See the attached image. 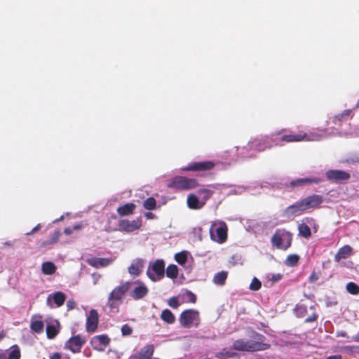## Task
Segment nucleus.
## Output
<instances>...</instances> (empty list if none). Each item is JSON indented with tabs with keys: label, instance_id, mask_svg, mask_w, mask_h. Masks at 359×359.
I'll list each match as a JSON object with an SVG mask.
<instances>
[{
	"label": "nucleus",
	"instance_id": "f257e3e1",
	"mask_svg": "<svg viewBox=\"0 0 359 359\" xmlns=\"http://www.w3.org/2000/svg\"><path fill=\"white\" fill-rule=\"evenodd\" d=\"M255 338L257 341L237 339L233 344V348L239 351L255 352L265 351L271 348L269 344L264 343L266 337L263 334L256 333Z\"/></svg>",
	"mask_w": 359,
	"mask_h": 359
},
{
	"label": "nucleus",
	"instance_id": "f03ea898",
	"mask_svg": "<svg viewBox=\"0 0 359 359\" xmlns=\"http://www.w3.org/2000/svg\"><path fill=\"white\" fill-rule=\"evenodd\" d=\"M132 283L130 281L125 282L115 287L109 293L107 304L111 311H118V308L123 303V297L130 290Z\"/></svg>",
	"mask_w": 359,
	"mask_h": 359
},
{
	"label": "nucleus",
	"instance_id": "7ed1b4c3",
	"mask_svg": "<svg viewBox=\"0 0 359 359\" xmlns=\"http://www.w3.org/2000/svg\"><path fill=\"white\" fill-rule=\"evenodd\" d=\"M280 135V140L286 143L297 142L302 141H316L320 140L318 134L308 135L305 132L299 131L294 133L287 129H282L271 134V136Z\"/></svg>",
	"mask_w": 359,
	"mask_h": 359
},
{
	"label": "nucleus",
	"instance_id": "20e7f679",
	"mask_svg": "<svg viewBox=\"0 0 359 359\" xmlns=\"http://www.w3.org/2000/svg\"><path fill=\"white\" fill-rule=\"evenodd\" d=\"M179 323L182 327H198L201 324L200 313L194 309L183 311L179 317Z\"/></svg>",
	"mask_w": 359,
	"mask_h": 359
},
{
	"label": "nucleus",
	"instance_id": "39448f33",
	"mask_svg": "<svg viewBox=\"0 0 359 359\" xmlns=\"http://www.w3.org/2000/svg\"><path fill=\"white\" fill-rule=\"evenodd\" d=\"M271 241L276 248L286 250L291 246L292 234L284 229H276Z\"/></svg>",
	"mask_w": 359,
	"mask_h": 359
},
{
	"label": "nucleus",
	"instance_id": "423d86ee",
	"mask_svg": "<svg viewBox=\"0 0 359 359\" xmlns=\"http://www.w3.org/2000/svg\"><path fill=\"white\" fill-rule=\"evenodd\" d=\"M168 187L177 190H190L198 187V180L184 176H175L170 180Z\"/></svg>",
	"mask_w": 359,
	"mask_h": 359
},
{
	"label": "nucleus",
	"instance_id": "0eeeda50",
	"mask_svg": "<svg viewBox=\"0 0 359 359\" xmlns=\"http://www.w3.org/2000/svg\"><path fill=\"white\" fill-rule=\"evenodd\" d=\"M147 275L154 282L163 278L165 276V262L163 259H156L149 263V268L147 271Z\"/></svg>",
	"mask_w": 359,
	"mask_h": 359
},
{
	"label": "nucleus",
	"instance_id": "6e6552de",
	"mask_svg": "<svg viewBox=\"0 0 359 359\" xmlns=\"http://www.w3.org/2000/svg\"><path fill=\"white\" fill-rule=\"evenodd\" d=\"M142 226V219L138 217L135 219H121L118 223V229L126 233H131L139 230Z\"/></svg>",
	"mask_w": 359,
	"mask_h": 359
},
{
	"label": "nucleus",
	"instance_id": "1a4fd4ad",
	"mask_svg": "<svg viewBox=\"0 0 359 359\" xmlns=\"http://www.w3.org/2000/svg\"><path fill=\"white\" fill-rule=\"evenodd\" d=\"M271 138L269 136H263L255 138L250 141L248 147L250 149H255L257 151H263L272 147Z\"/></svg>",
	"mask_w": 359,
	"mask_h": 359
},
{
	"label": "nucleus",
	"instance_id": "9d476101",
	"mask_svg": "<svg viewBox=\"0 0 359 359\" xmlns=\"http://www.w3.org/2000/svg\"><path fill=\"white\" fill-rule=\"evenodd\" d=\"M86 339L80 334L70 337L65 344V348L68 349L73 353L81 352L83 346L86 344Z\"/></svg>",
	"mask_w": 359,
	"mask_h": 359
},
{
	"label": "nucleus",
	"instance_id": "9b49d317",
	"mask_svg": "<svg viewBox=\"0 0 359 359\" xmlns=\"http://www.w3.org/2000/svg\"><path fill=\"white\" fill-rule=\"evenodd\" d=\"M327 179L332 182L341 183L351 178V175L341 170H329L325 172Z\"/></svg>",
	"mask_w": 359,
	"mask_h": 359
},
{
	"label": "nucleus",
	"instance_id": "f8f14e48",
	"mask_svg": "<svg viewBox=\"0 0 359 359\" xmlns=\"http://www.w3.org/2000/svg\"><path fill=\"white\" fill-rule=\"evenodd\" d=\"M215 166L213 161H199L192 162L187 166L182 168L184 171H209L212 170Z\"/></svg>",
	"mask_w": 359,
	"mask_h": 359
},
{
	"label": "nucleus",
	"instance_id": "ddd939ff",
	"mask_svg": "<svg viewBox=\"0 0 359 359\" xmlns=\"http://www.w3.org/2000/svg\"><path fill=\"white\" fill-rule=\"evenodd\" d=\"M137 285L130 292V296L134 300H139L146 297L149 292L148 287L140 280H136L133 283Z\"/></svg>",
	"mask_w": 359,
	"mask_h": 359
},
{
	"label": "nucleus",
	"instance_id": "4468645a",
	"mask_svg": "<svg viewBox=\"0 0 359 359\" xmlns=\"http://www.w3.org/2000/svg\"><path fill=\"white\" fill-rule=\"evenodd\" d=\"M99 315L95 309H91L87 316L86 330L87 332L93 333L96 331L98 327Z\"/></svg>",
	"mask_w": 359,
	"mask_h": 359
},
{
	"label": "nucleus",
	"instance_id": "2eb2a0df",
	"mask_svg": "<svg viewBox=\"0 0 359 359\" xmlns=\"http://www.w3.org/2000/svg\"><path fill=\"white\" fill-rule=\"evenodd\" d=\"M306 210L316 209L320 207L323 202V197L321 195L312 194L302 199Z\"/></svg>",
	"mask_w": 359,
	"mask_h": 359
},
{
	"label": "nucleus",
	"instance_id": "dca6fc26",
	"mask_svg": "<svg viewBox=\"0 0 359 359\" xmlns=\"http://www.w3.org/2000/svg\"><path fill=\"white\" fill-rule=\"evenodd\" d=\"M306 211L302 200L287 207L284 213L287 217H293L301 215L304 212Z\"/></svg>",
	"mask_w": 359,
	"mask_h": 359
},
{
	"label": "nucleus",
	"instance_id": "f3484780",
	"mask_svg": "<svg viewBox=\"0 0 359 359\" xmlns=\"http://www.w3.org/2000/svg\"><path fill=\"white\" fill-rule=\"evenodd\" d=\"M110 341V338L107 334L96 335L91 339L90 344L94 349L102 351L104 347L109 344Z\"/></svg>",
	"mask_w": 359,
	"mask_h": 359
},
{
	"label": "nucleus",
	"instance_id": "a211bd4d",
	"mask_svg": "<svg viewBox=\"0 0 359 359\" xmlns=\"http://www.w3.org/2000/svg\"><path fill=\"white\" fill-rule=\"evenodd\" d=\"M21 351L18 345L15 344L8 350L0 349V359H20Z\"/></svg>",
	"mask_w": 359,
	"mask_h": 359
},
{
	"label": "nucleus",
	"instance_id": "6ab92c4d",
	"mask_svg": "<svg viewBox=\"0 0 359 359\" xmlns=\"http://www.w3.org/2000/svg\"><path fill=\"white\" fill-rule=\"evenodd\" d=\"M321 179L318 177H305L298 178L292 180L290 182V187L294 189L295 187H302L311 184H318L321 182Z\"/></svg>",
	"mask_w": 359,
	"mask_h": 359
},
{
	"label": "nucleus",
	"instance_id": "aec40b11",
	"mask_svg": "<svg viewBox=\"0 0 359 359\" xmlns=\"http://www.w3.org/2000/svg\"><path fill=\"white\" fill-rule=\"evenodd\" d=\"M154 347L149 344L142 348L140 351L130 356V359H151Z\"/></svg>",
	"mask_w": 359,
	"mask_h": 359
},
{
	"label": "nucleus",
	"instance_id": "412c9836",
	"mask_svg": "<svg viewBox=\"0 0 359 359\" xmlns=\"http://www.w3.org/2000/svg\"><path fill=\"white\" fill-rule=\"evenodd\" d=\"M86 262L91 266L99 269L106 267L113 262L110 258L91 257L86 259Z\"/></svg>",
	"mask_w": 359,
	"mask_h": 359
},
{
	"label": "nucleus",
	"instance_id": "4be33fe9",
	"mask_svg": "<svg viewBox=\"0 0 359 359\" xmlns=\"http://www.w3.org/2000/svg\"><path fill=\"white\" fill-rule=\"evenodd\" d=\"M144 268V260L137 258L133 261L132 264L129 266L128 271V273L133 276H140Z\"/></svg>",
	"mask_w": 359,
	"mask_h": 359
},
{
	"label": "nucleus",
	"instance_id": "5701e85b",
	"mask_svg": "<svg viewBox=\"0 0 359 359\" xmlns=\"http://www.w3.org/2000/svg\"><path fill=\"white\" fill-rule=\"evenodd\" d=\"M136 205L133 203H127L123 205L119 206L116 212L120 217L129 216L134 213Z\"/></svg>",
	"mask_w": 359,
	"mask_h": 359
},
{
	"label": "nucleus",
	"instance_id": "b1692460",
	"mask_svg": "<svg viewBox=\"0 0 359 359\" xmlns=\"http://www.w3.org/2000/svg\"><path fill=\"white\" fill-rule=\"evenodd\" d=\"M353 249L348 245L340 248L334 256V261L339 262L341 259H346L352 254Z\"/></svg>",
	"mask_w": 359,
	"mask_h": 359
},
{
	"label": "nucleus",
	"instance_id": "393cba45",
	"mask_svg": "<svg viewBox=\"0 0 359 359\" xmlns=\"http://www.w3.org/2000/svg\"><path fill=\"white\" fill-rule=\"evenodd\" d=\"M41 318V316H33L32 318L30 328L33 332L41 333L43 331L44 324Z\"/></svg>",
	"mask_w": 359,
	"mask_h": 359
},
{
	"label": "nucleus",
	"instance_id": "a878e982",
	"mask_svg": "<svg viewBox=\"0 0 359 359\" xmlns=\"http://www.w3.org/2000/svg\"><path fill=\"white\" fill-rule=\"evenodd\" d=\"M187 202L188 207L193 210L201 209L205 205V202L199 201L194 194H189L187 196Z\"/></svg>",
	"mask_w": 359,
	"mask_h": 359
},
{
	"label": "nucleus",
	"instance_id": "bb28decb",
	"mask_svg": "<svg viewBox=\"0 0 359 359\" xmlns=\"http://www.w3.org/2000/svg\"><path fill=\"white\" fill-rule=\"evenodd\" d=\"M217 241L220 243L226 241L227 238V226L224 222L220 223L215 229Z\"/></svg>",
	"mask_w": 359,
	"mask_h": 359
},
{
	"label": "nucleus",
	"instance_id": "cd10ccee",
	"mask_svg": "<svg viewBox=\"0 0 359 359\" xmlns=\"http://www.w3.org/2000/svg\"><path fill=\"white\" fill-rule=\"evenodd\" d=\"M161 318L168 324H173L175 322L174 314L168 309L162 311Z\"/></svg>",
	"mask_w": 359,
	"mask_h": 359
},
{
	"label": "nucleus",
	"instance_id": "c85d7f7f",
	"mask_svg": "<svg viewBox=\"0 0 359 359\" xmlns=\"http://www.w3.org/2000/svg\"><path fill=\"white\" fill-rule=\"evenodd\" d=\"M228 273L222 271L217 273L213 277V283L218 285H224L227 278Z\"/></svg>",
	"mask_w": 359,
	"mask_h": 359
},
{
	"label": "nucleus",
	"instance_id": "c756f323",
	"mask_svg": "<svg viewBox=\"0 0 359 359\" xmlns=\"http://www.w3.org/2000/svg\"><path fill=\"white\" fill-rule=\"evenodd\" d=\"M55 265L51 262H46L42 264L41 270L43 273L46 275H52L56 271Z\"/></svg>",
	"mask_w": 359,
	"mask_h": 359
},
{
	"label": "nucleus",
	"instance_id": "7c9ffc66",
	"mask_svg": "<svg viewBox=\"0 0 359 359\" xmlns=\"http://www.w3.org/2000/svg\"><path fill=\"white\" fill-rule=\"evenodd\" d=\"M165 272L166 273L167 277L171 279H175L178 276V268L175 264H169Z\"/></svg>",
	"mask_w": 359,
	"mask_h": 359
},
{
	"label": "nucleus",
	"instance_id": "2f4dec72",
	"mask_svg": "<svg viewBox=\"0 0 359 359\" xmlns=\"http://www.w3.org/2000/svg\"><path fill=\"white\" fill-rule=\"evenodd\" d=\"M53 299L54 303L57 306H61L64 304L65 301L66 299L65 294L62 292H56L53 294Z\"/></svg>",
	"mask_w": 359,
	"mask_h": 359
},
{
	"label": "nucleus",
	"instance_id": "473e14b6",
	"mask_svg": "<svg viewBox=\"0 0 359 359\" xmlns=\"http://www.w3.org/2000/svg\"><path fill=\"white\" fill-rule=\"evenodd\" d=\"M299 234L306 238H309L311 235L309 226L304 224H300L298 226Z\"/></svg>",
	"mask_w": 359,
	"mask_h": 359
},
{
	"label": "nucleus",
	"instance_id": "72a5a7b5",
	"mask_svg": "<svg viewBox=\"0 0 359 359\" xmlns=\"http://www.w3.org/2000/svg\"><path fill=\"white\" fill-rule=\"evenodd\" d=\"M46 330L47 337L50 339H54L59 333V330L54 325H48Z\"/></svg>",
	"mask_w": 359,
	"mask_h": 359
},
{
	"label": "nucleus",
	"instance_id": "f704fd0d",
	"mask_svg": "<svg viewBox=\"0 0 359 359\" xmlns=\"http://www.w3.org/2000/svg\"><path fill=\"white\" fill-rule=\"evenodd\" d=\"M299 261V256L296 254L290 255L287 257L285 264L289 266H296Z\"/></svg>",
	"mask_w": 359,
	"mask_h": 359
},
{
	"label": "nucleus",
	"instance_id": "c9c22d12",
	"mask_svg": "<svg viewBox=\"0 0 359 359\" xmlns=\"http://www.w3.org/2000/svg\"><path fill=\"white\" fill-rule=\"evenodd\" d=\"M156 206V201L153 197L147 198L143 203V207L146 210H154Z\"/></svg>",
	"mask_w": 359,
	"mask_h": 359
},
{
	"label": "nucleus",
	"instance_id": "e433bc0d",
	"mask_svg": "<svg viewBox=\"0 0 359 359\" xmlns=\"http://www.w3.org/2000/svg\"><path fill=\"white\" fill-rule=\"evenodd\" d=\"M346 288L347 292L351 294L356 295L359 294V286L353 282L348 283Z\"/></svg>",
	"mask_w": 359,
	"mask_h": 359
},
{
	"label": "nucleus",
	"instance_id": "4c0bfd02",
	"mask_svg": "<svg viewBox=\"0 0 359 359\" xmlns=\"http://www.w3.org/2000/svg\"><path fill=\"white\" fill-rule=\"evenodd\" d=\"M175 261L180 265H184L187 261V255L186 252L182 251L176 253L175 255Z\"/></svg>",
	"mask_w": 359,
	"mask_h": 359
},
{
	"label": "nucleus",
	"instance_id": "58836bf2",
	"mask_svg": "<svg viewBox=\"0 0 359 359\" xmlns=\"http://www.w3.org/2000/svg\"><path fill=\"white\" fill-rule=\"evenodd\" d=\"M198 194L203 195L201 201H204L205 203L206 201L212 196L213 191L208 189H201L198 191Z\"/></svg>",
	"mask_w": 359,
	"mask_h": 359
},
{
	"label": "nucleus",
	"instance_id": "ea45409f",
	"mask_svg": "<svg viewBox=\"0 0 359 359\" xmlns=\"http://www.w3.org/2000/svg\"><path fill=\"white\" fill-rule=\"evenodd\" d=\"M61 235H62V233L59 230L55 231L51 235L50 240L48 241H47L46 243H48V244L56 243L59 241L60 237L61 236ZM45 244H46V243H43V245Z\"/></svg>",
	"mask_w": 359,
	"mask_h": 359
},
{
	"label": "nucleus",
	"instance_id": "a19ab883",
	"mask_svg": "<svg viewBox=\"0 0 359 359\" xmlns=\"http://www.w3.org/2000/svg\"><path fill=\"white\" fill-rule=\"evenodd\" d=\"M261 287H262L261 281L258 278H254L252 280V282L250 285L249 288L252 291H257L261 288Z\"/></svg>",
	"mask_w": 359,
	"mask_h": 359
},
{
	"label": "nucleus",
	"instance_id": "79ce46f5",
	"mask_svg": "<svg viewBox=\"0 0 359 359\" xmlns=\"http://www.w3.org/2000/svg\"><path fill=\"white\" fill-rule=\"evenodd\" d=\"M121 330L123 336H129L133 333V328L128 324H124Z\"/></svg>",
	"mask_w": 359,
	"mask_h": 359
},
{
	"label": "nucleus",
	"instance_id": "37998d69",
	"mask_svg": "<svg viewBox=\"0 0 359 359\" xmlns=\"http://www.w3.org/2000/svg\"><path fill=\"white\" fill-rule=\"evenodd\" d=\"M184 295L187 297V299L189 302L194 304L196 302V296L189 290H187Z\"/></svg>",
	"mask_w": 359,
	"mask_h": 359
},
{
	"label": "nucleus",
	"instance_id": "c03bdc74",
	"mask_svg": "<svg viewBox=\"0 0 359 359\" xmlns=\"http://www.w3.org/2000/svg\"><path fill=\"white\" fill-rule=\"evenodd\" d=\"M168 304L172 309H177L180 305L176 297H170L168 301Z\"/></svg>",
	"mask_w": 359,
	"mask_h": 359
},
{
	"label": "nucleus",
	"instance_id": "a18cd8bd",
	"mask_svg": "<svg viewBox=\"0 0 359 359\" xmlns=\"http://www.w3.org/2000/svg\"><path fill=\"white\" fill-rule=\"evenodd\" d=\"M351 113V110L350 109H346L342 113L337 115L335 116L336 118H337L339 121L342 120L346 116H349Z\"/></svg>",
	"mask_w": 359,
	"mask_h": 359
},
{
	"label": "nucleus",
	"instance_id": "49530a36",
	"mask_svg": "<svg viewBox=\"0 0 359 359\" xmlns=\"http://www.w3.org/2000/svg\"><path fill=\"white\" fill-rule=\"evenodd\" d=\"M318 278H319L318 274L317 273H316L315 271H313L309 277V281L310 283H315L316 281H317L318 280Z\"/></svg>",
	"mask_w": 359,
	"mask_h": 359
},
{
	"label": "nucleus",
	"instance_id": "de8ad7c7",
	"mask_svg": "<svg viewBox=\"0 0 359 359\" xmlns=\"http://www.w3.org/2000/svg\"><path fill=\"white\" fill-rule=\"evenodd\" d=\"M318 318V315L316 313H313L311 316H308L304 322L305 323H313L316 321Z\"/></svg>",
	"mask_w": 359,
	"mask_h": 359
},
{
	"label": "nucleus",
	"instance_id": "09e8293b",
	"mask_svg": "<svg viewBox=\"0 0 359 359\" xmlns=\"http://www.w3.org/2000/svg\"><path fill=\"white\" fill-rule=\"evenodd\" d=\"M283 278V275L280 273L273 274L271 277V281L273 283H276L279 280H280Z\"/></svg>",
	"mask_w": 359,
	"mask_h": 359
},
{
	"label": "nucleus",
	"instance_id": "8fccbe9b",
	"mask_svg": "<svg viewBox=\"0 0 359 359\" xmlns=\"http://www.w3.org/2000/svg\"><path fill=\"white\" fill-rule=\"evenodd\" d=\"M67 306L69 310H72L75 308L76 306V303L74 300H69L67 302Z\"/></svg>",
	"mask_w": 359,
	"mask_h": 359
},
{
	"label": "nucleus",
	"instance_id": "3c124183",
	"mask_svg": "<svg viewBox=\"0 0 359 359\" xmlns=\"http://www.w3.org/2000/svg\"><path fill=\"white\" fill-rule=\"evenodd\" d=\"M40 229H41V224H38L34 228L32 229V230L31 231L26 233V235H27V236L32 235L34 232L39 231Z\"/></svg>",
	"mask_w": 359,
	"mask_h": 359
},
{
	"label": "nucleus",
	"instance_id": "603ef678",
	"mask_svg": "<svg viewBox=\"0 0 359 359\" xmlns=\"http://www.w3.org/2000/svg\"><path fill=\"white\" fill-rule=\"evenodd\" d=\"M61 354L60 353H54L50 356V359H61Z\"/></svg>",
	"mask_w": 359,
	"mask_h": 359
},
{
	"label": "nucleus",
	"instance_id": "864d4df0",
	"mask_svg": "<svg viewBox=\"0 0 359 359\" xmlns=\"http://www.w3.org/2000/svg\"><path fill=\"white\" fill-rule=\"evenodd\" d=\"M145 217L148 219H154V215L151 212H148L145 213Z\"/></svg>",
	"mask_w": 359,
	"mask_h": 359
},
{
	"label": "nucleus",
	"instance_id": "5fc2aeb1",
	"mask_svg": "<svg viewBox=\"0 0 359 359\" xmlns=\"http://www.w3.org/2000/svg\"><path fill=\"white\" fill-rule=\"evenodd\" d=\"M72 231H73V229L72 228H65V230H64V233H65L66 235H70L72 233Z\"/></svg>",
	"mask_w": 359,
	"mask_h": 359
},
{
	"label": "nucleus",
	"instance_id": "6e6d98bb",
	"mask_svg": "<svg viewBox=\"0 0 359 359\" xmlns=\"http://www.w3.org/2000/svg\"><path fill=\"white\" fill-rule=\"evenodd\" d=\"M326 359H342V357L341 355H330L327 357Z\"/></svg>",
	"mask_w": 359,
	"mask_h": 359
},
{
	"label": "nucleus",
	"instance_id": "4d7b16f0",
	"mask_svg": "<svg viewBox=\"0 0 359 359\" xmlns=\"http://www.w3.org/2000/svg\"><path fill=\"white\" fill-rule=\"evenodd\" d=\"M83 226L82 224H76L73 226L72 229L74 230H81Z\"/></svg>",
	"mask_w": 359,
	"mask_h": 359
},
{
	"label": "nucleus",
	"instance_id": "13d9d810",
	"mask_svg": "<svg viewBox=\"0 0 359 359\" xmlns=\"http://www.w3.org/2000/svg\"><path fill=\"white\" fill-rule=\"evenodd\" d=\"M298 311H300L302 313H304V312H306V308L304 306H299L297 308Z\"/></svg>",
	"mask_w": 359,
	"mask_h": 359
},
{
	"label": "nucleus",
	"instance_id": "bf43d9fd",
	"mask_svg": "<svg viewBox=\"0 0 359 359\" xmlns=\"http://www.w3.org/2000/svg\"><path fill=\"white\" fill-rule=\"evenodd\" d=\"M5 337V333L4 331L0 332V341Z\"/></svg>",
	"mask_w": 359,
	"mask_h": 359
}]
</instances>
